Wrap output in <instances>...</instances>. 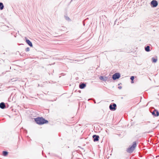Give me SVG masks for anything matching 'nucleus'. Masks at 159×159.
<instances>
[{"label":"nucleus","mask_w":159,"mask_h":159,"mask_svg":"<svg viewBox=\"0 0 159 159\" xmlns=\"http://www.w3.org/2000/svg\"><path fill=\"white\" fill-rule=\"evenodd\" d=\"M152 115L155 116H158L159 115V112L157 110H155L152 113Z\"/></svg>","instance_id":"6"},{"label":"nucleus","mask_w":159,"mask_h":159,"mask_svg":"<svg viewBox=\"0 0 159 159\" xmlns=\"http://www.w3.org/2000/svg\"><path fill=\"white\" fill-rule=\"evenodd\" d=\"M134 79V76H132L130 77V79L131 80V83H133V80Z\"/></svg>","instance_id":"16"},{"label":"nucleus","mask_w":159,"mask_h":159,"mask_svg":"<svg viewBox=\"0 0 159 159\" xmlns=\"http://www.w3.org/2000/svg\"><path fill=\"white\" fill-rule=\"evenodd\" d=\"M120 73H115L112 75V78L113 80H116L119 79L120 77Z\"/></svg>","instance_id":"4"},{"label":"nucleus","mask_w":159,"mask_h":159,"mask_svg":"<svg viewBox=\"0 0 159 159\" xmlns=\"http://www.w3.org/2000/svg\"><path fill=\"white\" fill-rule=\"evenodd\" d=\"M25 39L26 42L30 46L32 47L33 46V45L31 42L29 40L27 39L26 38H25Z\"/></svg>","instance_id":"8"},{"label":"nucleus","mask_w":159,"mask_h":159,"mask_svg":"<svg viewBox=\"0 0 159 159\" xmlns=\"http://www.w3.org/2000/svg\"><path fill=\"white\" fill-rule=\"evenodd\" d=\"M118 88L119 89H121L122 88V87H121V86H119L118 87Z\"/></svg>","instance_id":"19"},{"label":"nucleus","mask_w":159,"mask_h":159,"mask_svg":"<svg viewBox=\"0 0 159 159\" xmlns=\"http://www.w3.org/2000/svg\"><path fill=\"white\" fill-rule=\"evenodd\" d=\"M93 139L94 141L96 142L98 140L99 136L97 135H93Z\"/></svg>","instance_id":"7"},{"label":"nucleus","mask_w":159,"mask_h":159,"mask_svg":"<svg viewBox=\"0 0 159 159\" xmlns=\"http://www.w3.org/2000/svg\"><path fill=\"white\" fill-rule=\"evenodd\" d=\"M86 84L84 83H82L79 85V88L81 89H83L86 87Z\"/></svg>","instance_id":"10"},{"label":"nucleus","mask_w":159,"mask_h":159,"mask_svg":"<svg viewBox=\"0 0 159 159\" xmlns=\"http://www.w3.org/2000/svg\"><path fill=\"white\" fill-rule=\"evenodd\" d=\"M26 52H29L30 51V48L29 47L25 49Z\"/></svg>","instance_id":"18"},{"label":"nucleus","mask_w":159,"mask_h":159,"mask_svg":"<svg viewBox=\"0 0 159 159\" xmlns=\"http://www.w3.org/2000/svg\"><path fill=\"white\" fill-rule=\"evenodd\" d=\"M111 111H115L116 109V105L115 103L111 104L109 107Z\"/></svg>","instance_id":"3"},{"label":"nucleus","mask_w":159,"mask_h":159,"mask_svg":"<svg viewBox=\"0 0 159 159\" xmlns=\"http://www.w3.org/2000/svg\"><path fill=\"white\" fill-rule=\"evenodd\" d=\"M6 107L5 104L2 102L0 103V108L2 109H4Z\"/></svg>","instance_id":"9"},{"label":"nucleus","mask_w":159,"mask_h":159,"mask_svg":"<svg viewBox=\"0 0 159 159\" xmlns=\"http://www.w3.org/2000/svg\"><path fill=\"white\" fill-rule=\"evenodd\" d=\"M136 146V142H133L132 145L127 148V152L129 153H132L134 150Z\"/></svg>","instance_id":"2"},{"label":"nucleus","mask_w":159,"mask_h":159,"mask_svg":"<svg viewBox=\"0 0 159 159\" xmlns=\"http://www.w3.org/2000/svg\"><path fill=\"white\" fill-rule=\"evenodd\" d=\"M8 154V152L7 151H4L3 152V155L4 156H6Z\"/></svg>","instance_id":"15"},{"label":"nucleus","mask_w":159,"mask_h":159,"mask_svg":"<svg viewBox=\"0 0 159 159\" xmlns=\"http://www.w3.org/2000/svg\"><path fill=\"white\" fill-rule=\"evenodd\" d=\"M65 17L66 20H70V19L67 16H65Z\"/></svg>","instance_id":"17"},{"label":"nucleus","mask_w":159,"mask_h":159,"mask_svg":"<svg viewBox=\"0 0 159 159\" xmlns=\"http://www.w3.org/2000/svg\"><path fill=\"white\" fill-rule=\"evenodd\" d=\"M151 4L152 5L153 7H156L158 5V3L157 1L153 0L151 2Z\"/></svg>","instance_id":"5"},{"label":"nucleus","mask_w":159,"mask_h":159,"mask_svg":"<svg viewBox=\"0 0 159 159\" xmlns=\"http://www.w3.org/2000/svg\"><path fill=\"white\" fill-rule=\"evenodd\" d=\"M4 6L2 2H0V9L2 10L3 9Z\"/></svg>","instance_id":"13"},{"label":"nucleus","mask_w":159,"mask_h":159,"mask_svg":"<svg viewBox=\"0 0 159 159\" xmlns=\"http://www.w3.org/2000/svg\"><path fill=\"white\" fill-rule=\"evenodd\" d=\"M100 79L102 80L106 81L107 80V77H104L103 76H101L100 78Z\"/></svg>","instance_id":"11"},{"label":"nucleus","mask_w":159,"mask_h":159,"mask_svg":"<svg viewBox=\"0 0 159 159\" xmlns=\"http://www.w3.org/2000/svg\"><path fill=\"white\" fill-rule=\"evenodd\" d=\"M35 120L36 123L39 125H42L48 123V120H45L43 117H38L35 119Z\"/></svg>","instance_id":"1"},{"label":"nucleus","mask_w":159,"mask_h":159,"mask_svg":"<svg viewBox=\"0 0 159 159\" xmlns=\"http://www.w3.org/2000/svg\"><path fill=\"white\" fill-rule=\"evenodd\" d=\"M145 50L147 52L150 51V47L149 46H147L145 48Z\"/></svg>","instance_id":"12"},{"label":"nucleus","mask_w":159,"mask_h":159,"mask_svg":"<svg viewBox=\"0 0 159 159\" xmlns=\"http://www.w3.org/2000/svg\"><path fill=\"white\" fill-rule=\"evenodd\" d=\"M152 62H154V63L156 62L157 61V59L156 58H155L154 57L152 58Z\"/></svg>","instance_id":"14"}]
</instances>
